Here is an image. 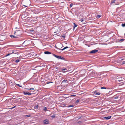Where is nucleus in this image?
I'll list each match as a JSON object with an SVG mask.
<instances>
[{"label":"nucleus","mask_w":125,"mask_h":125,"mask_svg":"<svg viewBox=\"0 0 125 125\" xmlns=\"http://www.w3.org/2000/svg\"><path fill=\"white\" fill-rule=\"evenodd\" d=\"M22 3L23 4L25 3V4H23V5L25 7H27L30 4V1L29 0H23Z\"/></svg>","instance_id":"1"},{"label":"nucleus","mask_w":125,"mask_h":125,"mask_svg":"<svg viewBox=\"0 0 125 125\" xmlns=\"http://www.w3.org/2000/svg\"><path fill=\"white\" fill-rule=\"evenodd\" d=\"M88 76L89 77H91L93 76L94 75V73L91 70L89 71V72L88 73Z\"/></svg>","instance_id":"2"},{"label":"nucleus","mask_w":125,"mask_h":125,"mask_svg":"<svg viewBox=\"0 0 125 125\" xmlns=\"http://www.w3.org/2000/svg\"><path fill=\"white\" fill-rule=\"evenodd\" d=\"M53 55L59 59H61L64 60H65V58L61 56H58L54 54H53Z\"/></svg>","instance_id":"3"},{"label":"nucleus","mask_w":125,"mask_h":125,"mask_svg":"<svg viewBox=\"0 0 125 125\" xmlns=\"http://www.w3.org/2000/svg\"><path fill=\"white\" fill-rule=\"evenodd\" d=\"M21 31L20 30L18 31H16L15 32V35L16 36H19L21 34V33H20Z\"/></svg>","instance_id":"4"},{"label":"nucleus","mask_w":125,"mask_h":125,"mask_svg":"<svg viewBox=\"0 0 125 125\" xmlns=\"http://www.w3.org/2000/svg\"><path fill=\"white\" fill-rule=\"evenodd\" d=\"M43 122L45 124H49V121L48 119H46L43 121Z\"/></svg>","instance_id":"5"},{"label":"nucleus","mask_w":125,"mask_h":125,"mask_svg":"<svg viewBox=\"0 0 125 125\" xmlns=\"http://www.w3.org/2000/svg\"><path fill=\"white\" fill-rule=\"evenodd\" d=\"M117 79V80L119 82H120L123 81L124 79V78L123 77L118 78Z\"/></svg>","instance_id":"6"},{"label":"nucleus","mask_w":125,"mask_h":125,"mask_svg":"<svg viewBox=\"0 0 125 125\" xmlns=\"http://www.w3.org/2000/svg\"><path fill=\"white\" fill-rule=\"evenodd\" d=\"M98 52V50H97L95 49L91 51L90 52V53H94L96 52Z\"/></svg>","instance_id":"7"},{"label":"nucleus","mask_w":125,"mask_h":125,"mask_svg":"<svg viewBox=\"0 0 125 125\" xmlns=\"http://www.w3.org/2000/svg\"><path fill=\"white\" fill-rule=\"evenodd\" d=\"M23 93L24 95H31V93L27 92H23Z\"/></svg>","instance_id":"8"},{"label":"nucleus","mask_w":125,"mask_h":125,"mask_svg":"<svg viewBox=\"0 0 125 125\" xmlns=\"http://www.w3.org/2000/svg\"><path fill=\"white\" fill-rule=\"evenodd\" d=\"M125 40L124 39H118L117 41L118 42H121Z\"/></svg>","instance_id":"9"},{"label":"nucleus","mask_w":125,"mask_h":125,"mask_svg":"<svg viewBox=\"0 0 125 125\" xmlns=\"http://www.w3.org/2000/svg\"><path fill=\"white\" fill-rule=\"evenodd\" d=\"M10 52H11L10 53V54L12 53H15V54H17L18 53V52H16V51H10Z\"/></svg>","instance_id":"10"},{"label":"nucleus","mask_w":125,"mask_h":125,"mask_svg":"<svg viewBox=\"0 0 125 125\" xmlns=\"http://www.w3.org/2000/svg\"><path fill=\"white\" fill-rule=\"evenodd\" d=\"M111 118V116H108L107 117H104V118L106 120H108Z\"/></svg>","instance_id":"11"},{"label":"nucleus","mask_w":125,"mask_h":125,"mask_svg":"<svg viewBox=\"0 0 125 125\" xmlns=\"http://www.w3.org/2000/svg\"><path fill=\"white\" fill-rule=\"evenodd\" d=\"M44 53L46 54H51V52L48 51H45L44 52Z\"/></svg>","instance_id":"12"},{"label":"nucleus","mask_w":125,"mask_h":125,"mask_svg":"<svg viewBox=\"0 0 125 125\" xmlns=\"http://www.w3.org/2000/svg\"><path fill=\"white\" fill-rule=\"evenodd\" d=\"M10 37H11V38H18V36H16V35H15V36H13V35H10Z\"/></svg>","instance_id":"13"},{"label":"nucleus","mask_w":125,"mask_h":125,"mask_svg":"<svg viewBox=\"0 0 125 125\" xmlns=\"http://www.w3.org/2000/svg\"><path fill=\"white\" fill-rule=\"evenodd\" d=\"M73 24H74V27H73V30H74V29L75 28L77 27V25L75 24V23H73Z\"/></svg>","instance_id":"14"},{"label":"nucleus","mask_w":125,"mask_h":125,"mask_svg":"<svg viewBox=\"0 0 125 125\" xmlns=\"http://www.w3.org/2000/svg\"><path fill=\"white\" fill-rule=\"evenodd\" d=\"M68 48V47L67 46H66L65 47H64L62 49H61V50H62V51H63V50H64L65 49H66L67 48Z\"/></svg>","instance_id":"15"},{"label":"nucleus","mask_w":125,"mask_h":125,"mask_svg":"<svg viewBox=\"0 0 125 125\" xmlns=\"http://www.w3.org/2000/svg\"><path fill=\"white\" fill-rule=\"evenodd\" d=\"M38 107H39L38 105H36L34 107V108L35 109H36L38 108Z\"/></svg>","instance_id":"16"},{"label":"nucleus","mask_w":125,"mask_h":125,"mask_svg":"<svg viewBox=\"0 0 125 125\" xmlns=\"http://www.w3.org/2000/svg\"><path fill=\"white\" fill-rule=\"evenodd\" d=\"M101 16V15H97L96 16V18L97 19H99Z\"/></svg>","instance_id":"17"},{"label":"nucleus","mask_w":125,"mask_h":125,"mask_svg":"<svg viewBox=\"0 0 125 125\" xmlns=\"http://www.w3.org/2000/svg\"><path fill=\"white\" fill-rule=\"evenodd\" d=\"M20 61V60L17 59L15 61V62L16 63H18Z\"/></svg>","instance_id":"18"},{"label":"nucleus","mask_w":125,"mask_h":125,"mask_svg":"<svg viewBox=\"0 0 125 125\" xmlns=\"http://www.w3.org/2000/svg\"><path fill=\"white\" fill-rule=\"evenodd\" d=\"M29 32H34V31L32 29H30L28 31Z\"/></svg>","instance_id":"19"},{"label":"nucleus","mask_w":125,"mask_h":125,"mask_svg":"<svg viewBox=\"0 0 125 125\" xmlns=\"http://www.w3.org/2000/svg\"><path fill=\"white\" fill-rule=\"evenodd\" d=\"M47 107H45L44 109L43 110L44 111L46 112L47 111Z\"/></svg>","instance_id":"20"},{"label":"nucleus","mask_w":125,"mask_h":125,"mask_svg":"<svg viewBox=\"0 0 125 125\" xmlns=\"http://www.w3.org/2000/svg\"><path fill=\"white\" fill-rule=\"evenodd\" d=\"M115 1H116V0H113L111 2V3L112 4V3H115Z\"/></svg>","instance_id":"21"},{"label":"nucleus","mask_w":125,"mask_h":125,"mask_svg":"<svg viewBox=\"0 0 125 125\" xmlns=\"http://www.w3.org/2000/svg\"><path fill=\"white\" fill-rule=\"evenodd\" d=\"M80 101V100L79 99H78L75 102V104H77Z\"/></svg>","instance_id":"22"},{"label":"nucleus","mask_w":125,"mask_h":125,"mask_svg":"<svg viewBox=\"0 0 125 125\" xmlns=\"http://www.w3.org/2000/svg\"><path fill=\"white\" fill-rule=\"evenodd\" d=\"M29 41V40H26L24 42H23V43L22 44V45H23L26 42H28Z\"/></svg>","instance_id":"23"},{"label":"nucleus","mask_w":125,"mask_h":125,"mask_svg":"<svg viewBox=\"0 0 125 125\" xmlns=\"http://www.w3.org/2000/svg\"><path fill=\"white\" fill-rule=\"evenodd\" d=\"M100 88L102 89H106V87H101Z\"/></svg>","instance_id":"24"},{"label":"nucleus","mask_w":125,"mask_h":125,"mask_svg":"<svg viewBox=\"0 0 125 125\" xmlns=\"http://www.w3.org/2000/svg\"><path fill=\"white\" fill-rule=\"evenodd\" d=\"M100 94V93L99 92L96 93V94L95 95H99Z\"/></svg>","instance_id":"25"},{"label":"nucleus","mask_w":125,"mask_h":125,"mask_svg":"<svg viewBox=\"0 0 125 125\" xmlns=\"http://www.w3.org/2000/svg\"><path fill=\"white\" fill-rule=\"evenodd\" d=\"M74 106V105H69L67 106V107H73Z\"/></svg>","instance_id":"26"},{"label":"nucleus","mask_w":125,"mask_h":125,"mask_svg":"<svg viewBox=\"0 0 125 125\" xmlns=\"http://www.w3.org/2000/svg\"><path fill=\"white\" fill-rule=\"evenodd\" d=\"M122 26L123 27H124L125 26V23H122Z\"/></svg>","instance_id":"27"},{"label":"nucleus","mask_w":125,"mask_h":125,"mask_svg":"<svg viewBox=\"0 0 125 125\" xmlns=\"http://www.w3.org/2000/svg\"><path fill=\"white\" fill-rule=\"evenodd\" d=\"M76 95H75L74 94H72V95H71L70 96V97H73V96H75Z\"/></svg>","instance_id":"28"},{"label":"nucleus","mask_w":125,"mask_h":125,"mask_svg":"<svg viewBox=\"0 0 125 125\" xmlns=\"http://www.w3.org/2000/svg\"><path fill=\"white\" fill-rule=\"evenodd\" d=\"M80 21L82 22L83 21H84L83 19H81L80 20Z\"/></svg>","instance_id":"29"},{"label":"nucleus","mask_w":125,"mask_h":125,"mask_svg":"<svg viewBox=\"0 0 125 125\" xmlns=\"http://www.w3.org/2000/svg\"><path fill=\"white\" fill-rule=\"evenodd\" d=\"M125 64V61H123L122 62V63H121V64Z\"/></svg>","instance_id":"30"},{"label":"nucleus","mask_w":125,"mask_h":125,"mask_svg":"<svg viewBox=\"0 0 125 125\" xmlns=\"http://www.w3.org/2000/svg\"><path fill=\"white\" fill-rule=\"evenodd\" d=\"M67 81L66 80H64L62 81V82H65Z\"/></svg>","instance_id":"31"},{"label":"nucleus","mask_w":125,"mask_h":125,"mask_svg":"<svg viewBox=\"0 0 125 125\" xmlns=\"http://www.w3.org/2000/svg\"><path fill=\"white\" fill-rule=\"evenodd\" d=\"M16 85H17L18 86H19V87H22V86H21V85H20V84H17Z\"/></svg>","instance_id":"32"},{"label":"nucleus","mask_w":125,"mask_h":125,"mask_svg":"<svg viewBox=\"0 0 125 125\" xmlns=\"http://www.w3.org/2000/svg\"><path fill=\"white\" fill-rule=\"evenodd\" d=\"M97 91H95L94 92H93V93L95 95L96 94V93Z\"/></svg>","instance_id":"33"},{"label":"nucleus","mask_w":125,"mask_h":125,"mask_svg":"<svg viewBox=\"0 0 125 125\" xmlns=\"http://www.w3.org/2000/svg\"><path fill=\"white\" fill-rule=\"evenodd\" d=\"M25 116L27 117H30V115H26Z\"/></svg>","instance_id":"34"},{"label":"nucleus","mask_w":125,"mask_h":125,"mask_svg":"<svg viewBox=\"0 0 125 125\" xmlns=\"http://www.w3.org/2000/svg\"><path fill=\"white\" fill-rule=\"evenodd\" d=\"M73 3H71L70 5V6L71 7H72L73 6Z\"/></svg>","instance_id":"35"},{"label":"nucleus","mask_w":125,"mask_h":125,"mask_svg":"<svg viewBox=\"0 0 125 125\" xmlns=\"http://www.w3.org/2000/svg\"><path fill=\"white\" fill-rule=\"evenodd\" d=\"M28 89L31 90H34V88H31L30 89Z\"/></svg>","instance_id":"36"},{"label":"nucleus","mask_w":125,"mask_h":125,"mask_svg":"<svg viewBox=\"0 0 125 125\" xmlns=\"http://www.w3.org/2000/svg\"><path fill=\"white\" fill-rule=\"evenodd\" d=\"M10 53H9L7 55H6V56H9L10 55Z\"/></svg>","instance_id":"37"},{"label":"nucleus","mask_w":125,"mask_h":125,"mask_svg":"<svg viewBox=\"0 0 125 125\" xmlns=\"http://www.w3.org/2000/svg\"><path fill=\"white\" fill-rule=\"evenodd\" d=\"M51 117L52 118H54L55 117V116L54 115H53Z\"/></svg>","instance_id":"38"},{"label":"nucleus","mask_w":125,"mask_h":125,"mask_svg":"<svg viewBox=\"0 0 125 125\" xmlns=\"http://www.w3.org/2000/svg\"><path fill=\"white\" fill-rule=\"evenodd\" d=\"M118 98V96H116L114 98L115 99H117Z\"/></svg>","instance_id":"39"},{"label":"nucleus","mask_w":125,"mask_h":125,"mask_svg":"<svg viewBox=\"0 0 125 125\" xmlns=\"http://www.w3.org/2000/svg\"><path fill=\"white\" fill-rule=\"evenodd\" d=\"M62 37L63 38H64L65 37V36L64 35H62Z\"/></svg>","instance_id":"40"},{"label":"nucleus","mask_w":125,"mask_h":125,"mask_svg":"<svg viewBox=\"0 0 125 125\" xmlns=\"http://www.w3.org/2000/svg\"><path fill=\"white\" fill-rule=\"evenodd\" d=\"M66 70V69L65 68H63L62 69V70L63 71H64Z\"/></svg>","instance_id":"41"},{"label":"nucleus","mask_w":125,"mask_h":125,"mask_svg":"<svg viewBox=\"0 0 125 125\" xmlns=\"http://www.w3.org/2000/svg\"><path fill=\"white\" fill-rule=\"evenodd\" d=\"M28 44H24V46H26V45H27Z\"/></svg>","instance_id":"42"},{"label":"nucleus","mask_w":125,"mask_h":125,"mask_svg":"<svg viewBox=\"0 0 125 125\" xmlns=\"http://www.w3.org/2000/svg\"><path fill=\"white\" fill-rule=\"evenodd\" d=\"M16 107V106H14V107H12V108H14L15 107Z\"/></svg>","instance_id":"43"},{"label":"nucleus","mask_w":125,"mask_h":125,"mask_svg":"<svg viewBox=\"0 0 125 125\" xmlns=\"http://www.w3.org/2000/svg\"><path fill=\"white\" fill-rule=\"evenodd\" d=\"M124 59H121L122 60H123Z\"/></svg>","instance_id":"44"}]
</instances>
